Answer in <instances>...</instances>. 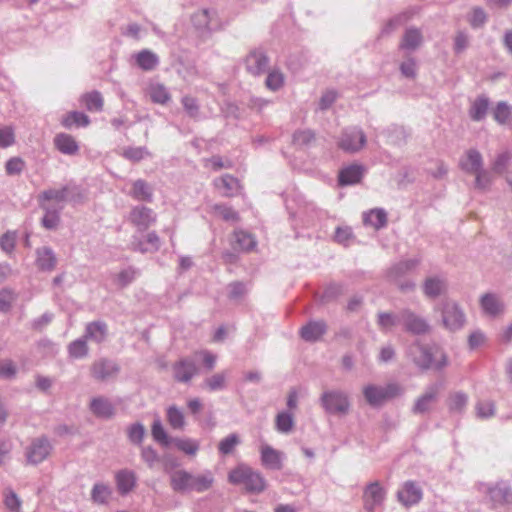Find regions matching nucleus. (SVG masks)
Returning a JSON list of instances; mask_svg holds the SVG:
<instances>
[{
	"mask_svg": "<svg viewBox=\"0 0 512 512\" xmlns=\"http://www.w3.org/2000/svg\"><path fill=\"white\" fill-rule=\"evenodd\" d=\"M178 450L187 455L194 456L199 450V442L190 438H174L172 443Z\"/></svg>",
	"mask_w": 512,
	"mask_h": 512,
	"instance_id": "nucleus-48",
	"label": "nucleus"
},
{
	"mask_svg": "<svg viewBox=\"0 0 512 512\" xmlns=\"http://www.w3.org/2000/svg\"><path fill=\"white\" fill-rule=\"evenodd\" d=\"M108 335V326L104 321L97 320L89 322L85 327L84 337L85 339L93 341L95 343H102L105 341Z\"/></svg>",
	"mask_w": 512,
	"mask_h": 512,
	"instance_id": "nucleus-27",
	"label": "nucleus"
},
{
	"mask_svg": "<svg viewBox=\"0 0 512 512\" xmlns=\"http://www.w3.org/2000/svg\"><path fill=\"white\" fill-rule=\"evenodd\" d=\"M400 321L404 330L412 335H425L431 331L428 320L409 308L400 311Z\"/></svg>",
	"mask_w": 512,
	"mask_h": 512,
	"instance_id": "nucleus-6",
	"label": "nucleus"
},
{
	"mask_svg": "<svg viewBox=\"0 0 512 512\" xmlns=\"http://www.w3.org/2000/svg\"><path fill=\"white\" fill-rule=\"evenodd\" d=\"M181 103L189 117L193 119L198 118L200 107L196 98L185 95L182 97Z\"/></svg>",
	"mask_w": 512,
	"mask_h": 512,
	"instance_id": "nucleus-62",
	"label": "nucleus"
},
{
	"mask_svg": "<svg viewBox=\"0 0 512 512\" xmlns=\"http://www.w3.org/2000/svg\"><path fill=\"white\" fill-rule=\"evenodd\" d=\"M480 306L483 312L490 317H498L504 313L505 305L494 293H486L480 298Z\"/></svg>",
	"mask_w": 512,
	"mask_h": 512,
	"instance_id": "nucleus-20",
	"label": "nucleus"
},
{
	"mask_svg": "<svg viewBox=\"0 0 512 512\" xmlns=\"http://www.w3.org/2000/svg\"><path fill=\"white\" fill-rule=\"evenodd\" d=\"M35 264L40 271L51 272L57 265V257L51 247H39L35 251Z\"/></svg>",
	"mask_w": 512,
	"mask_h": 512,
	"instance_id": "nucleus-19",
	"label": "nucleus"
},
{
	"mask_svg": "<svg viewBox=\"0 0 512 512\" xmlns=\"http://www.w3.org/2000/svg\"><path fill=\"white\" fill-rule=\"evenodd\" d=\"M441 383H433L426 387L425 391L416 399L411 411L416 415L429 413L439 400Z\"/></svg>",
	"mask_w": 512,
	"mask_h": 512,
	"instance_id": "nucleus-8",
	"label": "nucleus"
},
{
	"mask_svg": "<svg viewBox=\"0 0 512 512\" xmlns=\"http://www.w3.org/2000/svg\"><path fill=\"white\" fill-rule=\"evenodd\" d=\"M130 221L137 226L139 231H145L155 223L156 214L146 206H135L130 212Z\"/></svg>",
	"mask_w": 512,
	"mask_h": 512,
	"instance_id": "nucleus-17",
	"label": "nucleus"
},
{
	"mask_svg": "<svg viewBox=\"0 0 512 512\" xmlns=\"http://www.w3.org/2000/svg\"><path fill=\"white\" fill-rule=\"evenodd\" d=\"M240 443L241 440L239 435L231 433L219 442L218 451L221 455H229Z\"/></svg>",
	"mask_w": 512,
	"mask_h": 512,
	"instance_id": "nucleus-52",
	"label": "nucleus"
},
{
	"mask_svg": "<svg viewBox=\"0 0 512 512\" xmlns=\"http://www.w3.org/2000/svg\"><path fill=\"white\" fill-rule=\"evenodd\" d=\"M321 406L329 414H346L350 408V402L345 392L329 390L323 392L320 397Z\"/></svg>",
	"mask_w": 512,
	"mask_h": 512,
	"instance_id": "nucleus-5",
	"label": "nucleus"
},
{
	"mask_svg": "<svg viewBox=\"0 0 512 512\" xmlns=\"http://www.w3.org/2000/svg\"><path fill=\"white\" fill-rule=\"evenodd\" d=\"M423 498L422 488L415 481L404 482L402 488L397 492L398 501L405 507L418 504Z\"/></svg>",
	"mask_w": 512,
	"mask_h": 512,
	"instance_id": "nucleus-14",
	"label": "nucleus"
},
{
	"mask_svg": "<svg viewBox=\"0 0 512 512\" xmlns=\"http://www.w3.org/2000/svg\"><path fill=\"white\" fill-rule=\"evenodd\" d=\"M119 372V366L112 360L101 358L91 366V375L98 381H106Z\"/></svg>",
	"mask_w": 512,
	"mask_h": 512,
	"instance_id": "nucleus-16",
	"label": "nucleus"
},
{
	"mask_svg": "<svg viewBox=\"0 0 512 512\" xmlns=\"http://www.w3.org/2000/svg\"><path fill=\"white\" fill-rule=\"evenodd\" d=\"M228 481L233 485H243L247 493L260 494L267 486L261 472L246 464H239L228 473Z\"/></svg>",
	"mask_w": 512,
	"mask_h": 512,
	"instance_id": "nucleus-2",
	"label": "nucleus"
},
{
	"mask_svg": "<svg viewBox=\"0 0 512 512\" xmlns=\"http://www.w3.org/2000/svg\"><path fill=\"white\" fill-rule=\"evenodd\" d=\"M213 184L224 197L234 196L240 188L238 179L230 174H225L219 178H216L213 181Z\"/></svg>",
	"mask_w": 512,
	"mask_h": 512,
	"instance_id": "nucleus-30",
	"label": "nucleus"
},
{
	"mask_svg": "<svg viewBox=\"0 0 512 512\" xmlns=\"http://www.w3.org/2000/svg\"><path fill=\"white\" fill-rule=\"evenodd\" d=\"M234 237L235 243L240 250L250 251L256 246V241L253 236L245 231H235Z\"/></svg>",
	"mask_w": 512,
	"mask_h": 512,
	"instance_id": "nucleus-53",
	"label": "nucleus"
},
{
	"mask_svg": "<svg viewBox=\"0 0 512 512\" xmlns=\"http://www.w3.org/2000/svg\"><path fill=\"white\" fill-rule=\"evenodd\" d=\"M385 490L378 481L366 486L363 494L364 508L367 512H374L382 505L385 499Z\"/></svg>",
	"mask_w": 512,
	"mask_h": 512,
	"instance_id": "nucleus-13",
	"label": "nucleus"
},
{
	"mask_svg": "<svg viewBox=\"0 0 512 512\" xmlns=\"http://www.w3.org/2000/svg\"><path fill=\"white\" fill-rule=\"evenodd\" d=\"M115 480L119 493L126 495L135 488L137 477L134 471L122 469L116 473Z\"/></svg>",
	"mask_w": 512,
	"mask_h": 512,
	"instance_id": "nucleus-28",
	"label": "nucleus"
},
{
	"mask_svg": "<svg viewBox=\"0 0 512 512\" xmlns=\"http://www.w3.org/2000/svg\"><path fill=\"white\" fill-rule=\"evenodd\" d=\"M459 167L468 174H474L481 170V168H483V157L481 153L474 148L467 150L459 160Z\"/></svg>",
	"mask_w": 512,
	"mask_h": 512,
	"instance_id": "nucleus-18",
	"label": "nucleus"
},
{
	"mask_svg": "<svg viewBox=\"0 0 512 512\" xmlns=\"http://www.w3.org/2000/svg\"><path fill=\"white\" fill-rule=\"evenodd\" d=\"M398 324H401L400 312L398 314L391 312H379L377 314V325L381 331H390Z\"/></svg>",
	"mask_w": 512,
	"mask_h": 512,
	"instance_id": "nucleus-46",
	"label": "nucleus"
},
{
	"mask_svg": "<svg viewBox=\"0 0 512 512\" xmlns=\"http://www.w3.org/2000/svg\"><path fill=\"white\" fill-rule=\"evenodd\" d=\"M112 496V489L109 485L97 482L91 490V500L97 505H106Z\"/></svg>",
	"mask_w": 512,
	"mask_h": 512,
	"instance_id": "nucleus-38",
	"label": "nucleus"
},
{
	"mask_svg": "<svg viewBox=\"0 0 512 512\" xmlns=\"http://www.w3.org/2000/svg\"><path fill=\"white\" fill-rule=\"evenodd\" d=\"M327 331V325L324 321H309L300 330L301 338L306 342L318 341Z\"/></svg>",
	"mask_w": 512,
	"mask_h": 512,
	"instance_id": "nucleus-23",
	"label": "nucleus"
},
{
	"mask_svg": "<svg viewBox=\"0 0 512 512\" xmlns=\"http://www.w3.org/2000/svg\"><path fill=\"white\" fill-rule=\"evenodd\" d=\"M284 84V75L281 71L274 69L266 77L265 85L271 91L279 90Z\"/></svg>",
	"mask_w": 512,
	"mask_h": 512,
	"instance_id": "nucleus-57",
	"label": "nucleus"
},
{
	"mask_svg": "<svg viewBox=\"0 0 512 512\" xmlns=\"http://www.w3.org/2000/svg\"><path fill=\"white\" fill-rule=\"evenodd\" d=\"M53 447L46 436L35 438L26 449L27 463L37 465L43 462L51 453Z\"/></svg>",
	"mask_w": 512,
	"mask_h": 512,
	"instance_id": "nucleus-10",
	"label": "nucleus"
},
{
	"mask_svg": "<svg viewBox=\"0 0 512 512\" xmlns=\"http://www.w3.org/2000/svg\"><path fill=\"white\" fill-rule=\"evenodd\" d=\"M141 459L152 469L160 461V456L152 446H143L141 448Z\"/></svg>",
	"mask_w": 512,
	"mask_h": 512,
	"instance_id": "nucleus-64",
	"label": "nucleus"
},
{
	"mask_svg": "<svg viewBox=\"0 0 512 512\" xmlns=\"http://www.w3.org/2000/svg\"><path fill=\"white\" fill-rule=\"evenodd\" d=\"M363 221L375 229H380L387 224V214L383 209H372L364 213Z\"/></svg>",
	"mask_w": 512,
	"mask_h": 512,
	"instance_id": "nucleus-41",
	"label": "nucleus"
},
{
	"mask_svg": "<svg viewBox=\"0 0 512 512\" xmlns=\"http://www.w3.org/2000/svg\"><path fill=\"white\" fill-rule=\"evenodd\" d=\"M489 497L495 504L512 503V489L506 486H495L488 490Z\"/></svg>",
	"mask_w": 512,
	"mask_h": 512,
	"instance_id": "nucleus-40",
	"label": "nucleus"
},
{
	"mask_svg": "<svg viewBox=\"0 0 512 512\" xmlns=\"http://www.w3.org/2000/svg\"><path fill=\"white\" fill-rule=\"evenodd\" d=\"M487 21V14L481 7H474L468 16V22L472 28H481Z\"/></svg>",
	"mask_w": 512,
	"mask_h": 512,
	"instance_id": "nucleus-60",
	"label": "nucleus"
},
{
	"mask_svg": "<svg viewBox=\"0 0 512 512\" xmlns=\"http://www.w3.org/2000/svg\"><path fill=\"white\" fill-rule=\"evenodd\" d=\"M90 410L95 416L104 419L111 418L115 413L113 404L104 397L93 398L90 403Z\"/></svg>",
	"mask_w": 512,
	"mask_h": 512,
	"instance_id": "nucleus-33",
	"label": "nucleus"
},
{
	"mask_svg": "<svg viewBox=\"0 0 512 512\" xmlns=\"http://www.w3.org/2000/svg\"><path fill=\"white\" fill-rule=\"evenodd\" d=\"M215 17L216 12L214 10L203 9L193 15L192 22L197 29L212 31L217 26V23H214Z\"/></svg>",
	"mask_w": 512,
	"mask_h": 512,
	"instance_id": "nucleus-35",
	"label": "nucleus"
},
{
	"mask_svg": "<svg viewBox=\"0 0 512 512\" xmlns=\"http://www.w3.org/2000/svg\"><path fill=\"white\" fill-rule=\"evenodd\" d=\"M68 355L73 359H82L88 355L89 348L84 336L72 341L67 347Z\"/></svg>",
	"mask_w": 512,
	"mask_h": 512,
	"instance_id": "nucleus-43",
	"label": "nucleus"
},
{
	"mask_svg": "<svg viewBox=\"0 0 512 512\" xmlns=\"http://www.w3.org/2000/svg\"><path fill=\"white\" fill-rule=\"evenodd\" d=\"M191 472L180 469L173 472L170 476V486L174 492L189 493L190 492Z\"/></svg>",
	"mask_w": 512,
	"mask_h": 512,
	"instance_id": "nucleus-31",
	"label": "nucleus"
},
{
	"mask_svg": "<svg viewBox=\"0 0 512 512\" xmlns=\"http://www.w3.org/2000/svg\"><path fill=\"white\" fill-rule=\"evenodd\" d=\"M25 166V161L21 157H12L5 164V172L8 176H17L23 172Z\"/></svg>",
	"mask_w": 512,
	"mask_h": 512,
	"instance_id": "nucleus-59",
	"label": "nucleus"
},
{
	"mask_svg": "<svg viewBox=\"0 0 512 512\" xmlns=\"http://www.w3.org/2000/svg\"><path fill=\"white\" fill-rule=\"evenodd\" d=\"M55 147L63 154L75 155L79 151V146L75 139L65 133H59L54 138Z\"/></svg>",
	"mask_w": 512,
	"mask_h": 512,
	"instance_id": "nucleus-36",
	"label": "nucleus"
},
{
	"mask_svg": "<svg viewBox=\"0 0 512 512\" xmlns=\"http://www.w3.org/2000/svg\"><path fill=\"white\" fill-rule=\"evenodd\" d=\"M384 133L388 138V142L393 145H401L405 143L406 140V132L403 127L393 125L387 128Z\"/></svg>",
	"mask_w": 512,
	"mask_h": 512,
	"instance_id": "nucleus-54",
	"label": "nucleus"
},
{
	"mask_svg": "<svg viewBox=\"0 0 512 512\" xmlns=\"http://www.w3.org/2000/svg\"><path fill=\"white\" fill-rule=\"evenodd\" d=\"M476 414L481 419H487L495 414V403L491 400L478 401L476 404Z\"/></svg>",
	"mask_w": 512,
	"mask_h": 512,
	"instance_id": "nucleus-61",
	"label": "nucleus"
},
{
	"mask_svg": "<svg viewBox=\"0 0 512 512\" xmlns=\"http://www.w3.org/2000/svg\"><path fill=\"white\" fill-rule=\"evenodd\" d=\"M406 356L420 371H441L448 365V358L444 352L419 340L408 346Z\"/></svg>",
	"mask_w": 512,
	"mask_h": 512,
	"instance_id": "nucleus-1",
	"label": "nucleus"
},
{
	"mask_svg": "<svg viewBox=\"0 0 512 512\" xmlns=\"http://www.w3.org/2000/svg\"><path fill=\"white\" fill-rule=\"evenodd\" d=\"M213 211L225 221L237 222L239 220L238 212L230 206L216 204L213 206Z\"/></svg>",
	"mask_w": 512,
	"mask_h": 512,
	"instance_id": "nucleus-58",
	"label": "nucleus"
},
{
	"mask_svg": "<svg viewBox=\"0 0 512 512\" xmlns=\"http://www.w3.org/2000/svg\"><path fill=\"white\" fill-rule=\"evenodd\" d=\"M39 207L44 211L42 226L47 230H55L60 224V214L64 205H39Z\"/></svg>",
	"mask_w": 512,
	"mask_h": 512,
	"instance_id": "nucleus-22",
	"label": "nucleus"
},
{
	"mask_svg": "<svg viewBox=\"0 0 512 512\" xmlns=\"http://www.w3.org/2000/svg\"><path fill=\"white\" fill-rule=\"evenodd\" d=\"M149 95L152 102L165 105L170 99L171 95L168 89L163 84H155L150 87Z\"/></svg>",
	"mask_w": 512,
	"mask_h": 512,
	"instance_id": "nucleus-50",
	"label": "nucleus"
},
{
	"mask_svg": "<svg viewBox=\"0 0 512 512\" xmlns=\"http://www.w3.org/2000/svg\"><path fill=\"white\" fill-rule=\"evenodd\" d=\"M473 175H475L474 187L476 189L482 191L489 189L493 182V177L489 171L481 168V170L475 172Z\"/></svg>",
	"mask_w": 512,
	"mask_h": 512,
	"instance_id": "nucleus-56",
	"label": "nucleus"
},
{
	"mask_svg": "<svg viewBox=\"0 0 512 512\" xmlns=\"http://www.w3.org/2000/svg\"><path fill=\"white\" fill-rule=\"evenodd\" d=\"M227 372H218L204 379L202 388L209 392L221 391L226 388Z\"/></svg>",
	"mask_w": 512,
	"mask_h": 512,
	"instance_id": "nucleus-39",
	"label": "nucleus"
},
{
	"mask_svg": "<svg viewBox=\"0 0 512 512\" xmlns=\"http://www.w3.org/2000/svg\"><path fill=\"white\" fill-rule=\"evenodd\" d=\"M130 195L138 201H145L149 203L153 201V189L142 179H137L133 182Z\"/></svg>",
	"mask_w": 512,
	"mask_h": 512,
	"instance_id": "nucleus-37",
	"label": "nucleus"
},
{
	"mask_svg": "<svg viewBox=\"0 0 512 512\" xmlns=\"http://www.w3.org/2000/svg\"><path fill=\"white\" fill-rule=\"evenodd\" d=\"M294 426L293 415L289 412L282 411L276 415L275 428L282 434H289Z\"/></svg>",
	"mask_w": 512,
	"mask_h": 512,
	"instance_id": "nucleus-47",
	"label": "nucleus"
},
{
	"mask_svg": "<svg viewBox=\"0 0 512 512\" xmlns=\"http://www.w3.org/2000/svg\"><path fill=\"white\" fill-rule=\"evenodd\" d=\"M403 388L397 383H390L386 386L367 385L363 388V395L370 406H381L386 400L399 396Z\"/></svg>",
	"mask_w": 512,
	"mask_h": 512,
	"instance_id": "nucleus-4",
	"label": "nucleus"
},
{
	"mask_svg": "<svg viewBox=\"0 0 512 512\" xmlns=\"http://www.w3.org/2000/svg\"><path fill=\"white\" fill-rule=\"evenodd\" d=\"M151 434L156 442L160 443L165 447L169 446L172 443V440L174 439L168 436L159 419L154 420L151 427Z\"/></svg>",
	"mask_w": 512,
	"mask_h": 512,
	"instance_id": "nucleus-51",
	"label": "nucleus"
},
{
	"mask_svg": "<svg viewBox=\"0 0 512 512\" xmlns=\"http://www.w3.org/2000/svg\"><path fill=\"white\" fill-rule=\"evenodd\" d=\"M173 377L180 383H188L199 373V368L193 357H183L172 366Z\"/></svg>",
	"mask_w": 512,
	"mask_h": 512,
	"instance_id": "nucleus-12",
	"label": "nucleus"
},
{
	"mask_svg": "<svg viewBox=\"0 0 512 512\" xmlns=\"http://www.w3.org/2000/svg\"><path fill=\"white\" fill-rule=\"evenodd\" d=\"M419 263V259H408L399 261L388 270L389 280L392 282L404 278V276L408 274L410 271H412Z\"/></svg>",
	"mask_w": 512,
	"mask_h": 512,
	"instance_id": "nucleus-32",
	"label": "nucleus"
},
{
	"mask_svg": "<svg viewBox=\"0 0 512 512\" xmlns=\"http://www.w3.org/2000/svg\"><path fill=\"white\" fill-rule=\"evenodd\" d=\"M364 175V167L358 164H352L343 168L339 172L338 180L341 186L353 185L359 183Z\"/></svg>",
	"mask_w": 512,
	"mask_h": 512,
	"instance_id": "nucleus-29",
	"label": "nucleus"
},
{
	"mask_svg": "<svg viewBox=\"0 0 512 512\" xmlns=\"http://www.w3.org/2000/svg\"><path fill=\"white\" fill-rule=\"evenodd\" d=\"M261 464L270 470H281L283 468L284 453L276 450L268 444L260 447Z\"/></svg>",
	"mask_w": 512,
	"mask_h": 512,
	"instance_id": "nucleus-15",
	"label": "nucleus"
},
{
	"mask_svg": "<svg viewBox=\"0 0 512 512\" xmlns=\"http://www.w3.org/2000/svg\"><path fill=\"white\" fill-rule=\"evenodd\" d=\"M366 135L361 128L350 127L343 130L338 146L347 153H356L366 144Z\"/></svg>",
	"mask_w": 512,
	"mask_h": 512,
	"instance_id": "nucleus-9",
	"label": "nucleus"
},
{
	"mask_svg": "<svg viewBox=\"0 0 512 512\" xmlns=\"http://www.w3.org/2000/svg\"><path fill=\"white\" fill-rule=\"evenodd\" d=\"M434 312L440 314L442 326L450 331L461 330L466 324V314L462 306L451 298L442 299L434 306Z\"/></svg>",
	"mask_w": 512,
	"mask_h": 512,
	"instance_id": "nucleus-3",
	"label": "nucleus"
},
{
	"mask_svg": "<svg viewBox=\"0 0 512 512\" xmlns=\"http://www.w3.org/2000/svg\"><path fill=\"white\" fill-rule=\"evenodd\" d=\"M89 123V117L83 112L78 111H72L66 114L61 121V124L67 129H70L73 125L78 127H86L89 125Z\"/></svg>",
	"mask_w": 512,
	"mask_h": 512,
	"instance_id": "nucleus-44",
	"label": "nucleus"
},
{
	"mask_svg": "<svg viewBox=\"0 0 512 512\" xmlns=\"http://www.w3.org/2000/svg\"><path fill=\"white\" fill-rule=\"evenodd\" d=\"M468 396L463 392H456L450 395L448 407L450 411H461L467 404Z\"/></svg>",
	"mask_w": 512,
	"mask_h": 512,
	"instance_id": "nucleus-63",
	"label": "nucleus"
},
{
	"mask_svg": "<svg viewBox=\"0 0 512 512\" xmlns=\"http://www.w3.org/2000/svg\"><path fill=\"white\" fill-rule=\"evenodd\" d=\"M166 419L174 430H183L185 427V416L183 411L175 405L169 406L166 411Z\"/></svg>",
	"mask_w": 512,
	"mask_h": 512,
	"instance_id": "nucleus-42",
	"label": "nucleus"
},
{
	"mask_svg": "<svg viewBox=\"0 0 512 512\" xmlns=\"http://www.w3.org/2000/svg\"><path fill=\"white\" fill-rule=\"evenodd\" d=\"M423 43V35L420 29L409 27L405 30L399 48L406 51H415Z\"/></svg>",
	"mask_w": 512,
	"mask_h": 512,
	"instance_id": "nucleus-25",
	"label": "nucleus"
},
{
	"mask_svg": "<svg viewBox=\"0 0 512 512\" xmlns=\"http://www.w3.org/2000/svg\"><path fill=\"white\" fill-rule=\"evenodd\" d=\"M512 160V152L504 151L497 155L496 159L492 163V171L496 174H503L507 167L509 166L510 161Z\"/></svg>",
	"mask_w": 512,
	"mask_h": 512,
	"instance_id": "nucleus-55",
	"label": "nucleus"
},
{
	"mask_svg": "<svg viewBox=\"0 0 512 512\" xmlns=\"http://www.w3.org/2000/svg\"><path fill=\"white\" fill-rule=\"evenodd\" d=\"M422 289L427 298L435 299L446 292L447 283L444 278L431 276L425 279Z\"/></svg>",
	"mask_w": 512,
	"mask_h": 512,
	"instance_id": "nucleus-26",
	"label": "nucleus"
},
{
	"mask_svg": "<svg viewBox=\"0 0 512 512\" xmlns=\"http://www.w3.org/2000/svg\"><path fill=\"white\" fill-rule=\"evenodd\" d=\"M269 58L261 48L251 50L244 59L246 71L252 76H260L268 71Z\"/></svg>",
	"mask_w": 512,
	"mask_h": 512,
	"instance_id": "nucleus-11",
	"label": "nucleus"
},
{
	"mask_svg": "<svg viewBox=\"0 0 512 512\" xmlns=\"http://www.w3.org/2000/svg\"><path fill=\"white\" fill-rule=\"evenodd\" d=\"M75 191L76 187L69 185L45 189L37 196L38 205H64L66 201L74 199Z\"/></svg>",
	"mask_w": 512,
	"mask_h": 512,
	"instance_id": "nucleus-7",
	"label": "nucleus"
},
{
	"mask_svg": "<svg viewBox=\"0 0 512 512\" xmlns=\"http://www.w3.org/2000/svg\"><path fill=\"white\" fill-rule=\"evenodd\" d=\"M490 108V99L487 95H478L472 102L468 111L469 117L475 122L485 119Z\"/></svg>",
	"mask_w": 512,
	"mask_h": 512,
	"instance_id": "nucleus-24",
	"label": "nucleus"
},
{
	"mask_svg": "<svg viewBox=\"0 0 512 512\" xmlns=\"http://www.w3.org/2000/svg\"><path fill=\"white\" fill-rule=\"evenodd\" d=\"M215 483V476L211 470H204L199 474H192L190 478V492L203 493L210 490Z\"/></svg>",
	"mask_w": 512,
	"mask_h": 512,
	"instance_id": "nucleus-21",
	"label": "nucleus"
},
{
	"mask_svg": "<svg viewBox=\"0 0 512 512\" xmlns=\"http://www.w3.org/2000/svg\"><path fill=\"white\" fill-rule=\"evenodd\" d=\"M82 103L90 112H100L103 109V97L99 91L86 93L81 98Z\"/></svg>",
	"mask_w": 512,
	"mask_h": 512,
	"instance_id": "nucleus-45",
	"label": "nucleus"
},
{
	"mask_svg": "<svg viewBox=\"0 0 512 512\" xmlns=\"http://www.w3.org/2000/svg\"><path fill=\"white\" fill-rule=\"evenodd\" d=\"M511 116L512 106L505 101L498 102L493 110L494 120L500 125H505L510 120Z\"/></svg>",
	"mask_w": 512,
	"mask_h": 512,
	"instance_id": "nucleus-49",
	"label": "nucleus"
},
{
	"mask_svg": "<svg viewBox=\"0 0 512 512\" xmlns=\"http://www.w3.org/2000/svg\"><path fill=\"white\" fill-rule=\"evenodd\" d=\"M137 66L143 71H152L159 65V57L149 49H143L134 55Z\"/></svg>",
	"mask_w": 512,
	"mask_h": 512,
	"instance_id": "nucleus-34",
	"label": "nucleus"
}]
</instances>
